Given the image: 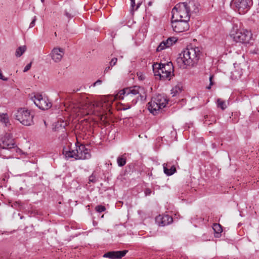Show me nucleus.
I'll list each match as a JSON object with an SVG mask.
<instances>
[{
    "mask_svg": "<svg viewBox=\"0 0 259 259\" xmlns=\"http://www.w3.org/2000/svg\"><path fill=\"white\" fill-rule=\"evenodd\" d=\"M200 54L198 47L187 48L179 54L176 60L177 63L182 69L194 67L197 64Z\"/></svg>",
    "mask_w": 259,
    "mask_h": 259,
    "instance_id": "f257e3e1",
    "label": "nucleus"
},
{
    "mask_svg": "<svg viewBox=\"0 0 259 259\" xmlns=\"http://www.w3.org/2000/svg\"><path fill=\"white\" fill-rule=\"evenodd\" d=\"M152 66L154 75L158 76L161 80H169L174 76V66L171 62L164 64L156 63Z\"/></svg>",
    "mask_w": 259,
    "mask_h": 259,
    "instance_id": "f03ea898",
    "label": "nucleus"
},
{
    "mask_svg": "<svg viewBox=\"0 0 259 259\" xmlns=\"http://www.w3.org/2000/svg\"><path fill=\"white\" fill-rule=\"evenodd\" d=\"M230 35L236 42L249 44L252 39V34L246 29H238L237 25H234L230 32Z\"/></svg>",
    "mask_w": 259,
    "mask_h": 259,
    "instance_id": "7ed1b4c3",
    "label": "nucleus"
},
{
    "mask_svg": "<svg viewBox=\"0 0 259 259\" xmlns=\"http://www.w3.org/2000/svg\"><path fill=\"white\" fill-rule=\"evenodd\" d=\"M168 102V99L166 96L158 94L152 97L148 103V110L153 114H156L160 109L165 107Z\"/></svg>",
    "mask_w": 259,
    "mask_h": 259,
    "instance_id": "20e7f679",
    "label": "nucleus"
},
{
    "mask_svg": "<svg viewBox=\"0 0 259 259\" xmlns=\"http://www.w3.org/2000/svg\"><path fill=\"white\" fill-rule=\"evenodd\" d=\"M145 92L143 88L139 86H134L130 88H125L120 90L115 96L116 99L123 100L124 98L128 99L130 97H132L134 95L140 94L141 100H143L144 96H142V93L145 94Z\"/></svg>",
    "mask_w": 259,
    "mask_h": 259,
    "instance_id": "39448f33",
    "label": "nucleus"
},
{
    "mask_svg": "<svg viewBox=\"0 0 259 259\" xmlns=\"http://www.w3.org/2000/svg\"><path fill=\"white\" fill-rule=\"evenodd\" d=\"M172 19H179L189 20L190 14L184 3L177 4L171 11Z\"/></svg>",
    "mask_w": 259,
    "mask_h": 259,
    "instance_id": "423d86ee",
    "label": "nucleus"
},
{
    "mask_svg": "<svg viewBox=\"0 0 259 259\" xmlns=\"http://www.w3.org/2000/svg\"><path fill=\"white\" fill-rule=\"evenodd\" d=\"M15 118L24 125L29 126L33 122V116L25 108H19L15 114Z\"/></svg>",
    "mask_w": 259,
    "mask_h": 259,
    "instance_id": "0eeeda50",
    "label": "nucleus"
},
{
    "mask_svg": "<svg viewBox=\"0 0 259 259\" xmlns=\"http://www.w3.org/2000/svg\"><path fill=\"white\" fill-rule=\"evenodd\" d=\"M252 5L251 0H232L231 6L239 14H244Z\"/></svg>",
    "mask_w": 259,
    "mask_h": 259,
    "instance_id": "6e6552de",
    "label": "nucleus"
},
{
    "mask_svg": "<svg viewBox=\"0 0 259 259\" xmlns=\"http://www.w3.org/2000/svg\"><path fill=\"white\" fill-rule=\"evenodd\" d=\"M189 20L171 18V26L174 31L180 33L187 31L189 28Z\"/></svg>",
    "mask_w": 259,
    "mask_h": 259,
    "instance_id": "1a4fd4ad",
    "label": "nucleus"
},
{
    "mask_svg": "<svg viewBox=\"0 0 259 259\" xmlns=\"http://www.w3.org/2000/svg\"><path fill=\"white\" fill-rule=\"evenodd\" d=\"M35 105L42 110L48 109L52 106L51 103L46 97H43L41 95L37 94L32 98Z\"/></svg>",
    "mask_w": 259,
    "mask_h": 259,
    "instance_id": "9d476101",
    "label": "nucleus"
},
{
    "mask_svg": "<svg viewBox=\"0 0 259 259\" xmlns=\"http://www.w3.org/2000/svg\"><path fill=\"white\" fill-rule=\"evenodd\" d=\"M76 151V160H85L91 157L90 150L85 145L80 144L78 146L75 145Z\"/></svg>",
    "mask_w": 259,
    "mask_h": 259,
    "instance_id": "9b49d317",
    "label": "nucleus"
},
{
    "mask_svg": "<svg viewBox=\"0 0 259 259\" xmlns=\"http://www.w3.org/2000/svg\"><path fill=\"white\" fill-rule=\"evenodd\" d=\"M15 143L12 136L7 134L0 139V147L3 149H11L14 148Z\"/></svg>",
    "mask_w": 259,
    "mask_h": 259,
    "instance_id": "f8f14e48",
    "label": "nucleus"
},
{
    "mask_svg": "<svg viewBox=\"0 0 259 259\" xmlns=\"http://www.w3.org/2000/svg\"><path fill=\"white\" fill-rule=\"evenodd\" d=\"M155 222L159 226H165L172 223V218L168 214H160L155 218Z\"/></svg>",
    "mask_w": 259,
    "mask_h": 259,
    "instance_id": "ddd939ff",
    "label": "nucleus"
},
{
    "mask_svg": "<svg viewBox=\"0 0 259 259\" xmlns=\"http://www.w3.org/2000/svg\"><path fill=\"white\" fill-rule=\"evenodd\" d=\"M64 55V49L59 47H56L52 50L50 56L55 62L58 63L61 61Z\"/></svg>",
    "mask_w": 259,
    "mask_h": 259,
    "instance_id": "4468645a",
    "label": "nucleus"
},
{
    "mask_svg": "<svg viewBox=\"0 0 259 259\" xmlns=\"http://www.w3.org/2000/svg\"><path fill=\"white\" fill-rule=\"evenodd\" d=\"M127 250L122 251H111L104 254L103 257L110 259H120L124 256L127 252Z\"/></svg>",
    "mask_w": 259,
    "mask_h": 259,
    "instance_id": "2eb2a0df",
    "label": "nucleus"
},
{
    "mask_svg": "<svg viewBox=\"0 0 259 259\" xmlns=\"http://www.w3.org/2000/svg\"><path fill=\"white\" fill-rule=\"evenodd\" d=\"M178 40V39L175 37H170L168 38L166 40H163L159 45L156 49L157 52L163 50L165 49L168 48L175 44Z\"/></svg>",
    "mask_w": 259,
    "mask_h": 259,
    "instance_id": "dca6fc26",
    "label": "nucleus"
},
{
    "mask_svg": "<svg viewBox=\"0 0 259 259\" xmlns=\"http://www.w3.org/2000/svg\"><path fill=\"white\" fill-rule=\"evenodd\" d=\"M184 3L190 15L191 13H197L199 12L198 5L194 0H191Z\"/></svg>",
    "mask_w": 259,
    "mask_h": 259,
    "instance_id": "f3484780",
    "label": "nucleus"
},
{
    "mask_svg": "<svg viewBox=\"0 0 259 259\" xmlns=\"http://www.w3.org/2000/svg\"><path fill=\"white\" fill-rule=\"evenodd\" d=\"M63 154L65 157L66 159L73 158L76 159V151L75 150H68L67 148H64L63 149Z\"/></svg>",
    "mask_w": 259,
    "mask_h": 259,
    "instance_id": "a211bd4d",
    "label": "nucleus"
},
{
    "mask_svg": "<svg viewBox=\"0 0 259 259\" xmlns=\"http://www.w3.org/2000/svg\"><path fill=\"white\" fill-rule=\"evenodd\" d=\"M212 229L214 232V236L219 238L221 235V233L223 231L222 226L219 224H213Z\"/></svg>",
    "mask_w": 259,
    "mask_h": 259,
    "instance_id": "6ab92c4d",
    "label": "nucleus"
},
{
    "mask_svg": "<svg viewBox=\"0 0 259 259\" xmlns=\"http://www.w3.org/2000/svg\"><path fill=\"white\" fill-rule=\"evenodd\" d=\"M167 164H163V169L164 173L167 176H171L173 175L176 171V168L174 165H172L169 168H167L166 166Z\"/></svg>",
    "mask_w": 259,
    "mask_h": 259,
    "instance_id": "aec40b11",
    "label": "nucleus"
},
{
    "mask_svg": "<svg viewBox=\"0 0 259 259\" xmlns=\"http://www.w3.org/2000/svg\"><path fill=\"white\" fill-rule=\"evenodd\" d=\"M126 162V154H123L121 156H118L117 158V163L118 166L122 167L124 166Z\"/></svg>",
    "mask_w": 259,
    "mask_h": 259,
    "instance_id": "412c9836",
    "label": "nucleus"
},
{
    "mask_svg": "<svg viewBox=\"0 0 259 259\" xmlns=\"http://www.w3.org/2000/svg\"><path fill=\"white\" fill-rule=\"evenodd\" d=\"M26 46H22L19 47L17 49L16 52H15V55L17 57H20L21 56L23 53L26 51Z\"/></svg>",
    "mask_w": 259,
    "mask_h": 259,
    "instance_id": "4be33fe9",
    "label": "nucleus"
},
{
    "mask_svg": "<svg viewBox=\"0 0 259 259\" xmlns=\"http://www.w3.org/2000/svg\"><path fill=\"white\" fill-rule=\"evenodd\" d=\"M217 106L218 108H220L222 110H224L227 108V105L225 101H223L221 99H218L217 100Z\"/></svg>",
    "mask_w": 259,
    "mask_h": 259,
    "instance_id": "5701e85b",
    "label": "nucleus"
},
{
    "mask_svg": "<svg viewBox=\"0 0 259 259\" xmlns=\"http://www.w3.org/2000/svg\"><path fill=\"white\" fill-rule=\"evenodd\" d=\"M182 89L180 85H176L171 90V94L172 97L177 96L181 92Z\"/></svg>",
    "mask_w": 259,
    "mask_h": 259,
    "instance_id": "b1692460",
    "label": "nucleus"
},
{
    "mask_svg": "<svg viewBox=\"0 0 259 259\" xmlns=\"http://www.w3.org/2000/svg\"><path fill=\"white\" fill-rule=\"evenodd\" d=\"M0 121L5 124L9 122V118L7 114H2L0 115Z\"/></svg>",
    "mask_w": 259,
    "mask_h": 259,
    "instance_id": "393cba45",
    "label": "nucleus"
},
{
    "mask_svg": "<svg viewBox=\"0 0 259 259\" xmlns=\"http://www.w3.org/2000/svg\"><path fill=\"white\" fill-rule=\"evenodd\" d=\"M141 5V3H138L136 6V7L135 8V0H131V9L134 10H137L138 9V8L140 7V6Z\"/></svg>",
    "mask_w": 259,
    "mask_h": 259,
    "instance_id": "a878e982",
    "label": "nucleus"
},
{
    "mask_svg": "<svg viewBox=\"0 0 259 259\" xmlns=\"http://www.w3.org/2000/svg\"><path fill=\"white\" fill-rule=\"evenodd\" d=\"M95 210L98 212H102L106 210V207L102 205H98L96 206Z\"/></svg>",
    "mask_w": 259,
    "mask_h": 259,
    "instance_id": "bb28decb",
    "label": "nucleus"
},
{
    "mask_svg": "<svg viewBox=\"0 0 259 259\" xmlns=\"http://www.w3.org/2000/svg\"><path fill=\"white\" fill-rule=\"evenodd\" d=\"M89 180L90 182L96 183L97 182L96 178L93 174L89 177Z\"/></svg>",
    "mask_w": 259,
    "mask_h": 259,
    "instance_id": "cd10ccee",
    "label": "nucleus"
},
{
    "mask_svg": "<svg viewBox=\"0 0 259 259\" xmlns=\"http://www.w3.org/2000/svg\"><path fill=\"white\" fill-rule=\"evenodd\" d=\"M137 76L140 80H143L145 79V74L142 72H137Z\"/></svg>",
    "mask_w": 259,
    "mask_h": 259,
    "instance_id": "c85d7f7f",
    "label": "nucleus"
},
{
    "mask_svg": "<svg viewBox=\"0 0 259 259\" xmlns=\"http://www.w3.org/2000/svg\"><path fill=\"white\" fill-rule=\"evenodd\" d=\"M117 61V59L116 58H112L111 61L110 62V65L111 67L114 66L116 64Z\"/></svg>",
    "mask_w": 259,
    "mask_h": 259,
    "instance_id": "c756f323",
    "label": "nucleus"
},
{
    "mask_svg": "<svg viewBox=\"0 0 259 259\" xmlns=\"http://www.w3.org/2000/svg\"><path fill=\"white\" fill-rule=\"evenodd\" d=\"M36 20V16H34L29 25V28H32L35 25V21Z\"/></svg>",
    "mask_w": 259,
    "mask_h": 259,
    "instance_id": "7c9ffc66",
    "label": "nucleus"
},
{
    "mask_svg": "<svg viewBox=\"0 0 259 259\" xmlns=\"http://www.w3.org/2000/svg\"><path fill=\"white\" fill-rule=\"evenodd\" d=\"M31 66V63L28 64L24 68L23 72H26L30 69Z\"/></svg>",
    "mask_w": 259,
    "mask_h": 259,
    "instance_id": "2f4dec72",
    "label": "nucleus"
},
{
    "mask_svg": "<svg viewBox=\"0 0 259 259\" xmlns=\"http://www.w3.org/2000/svg\"><path fill=\"white\" fill-rule=\"evenodd\" d=\"M102 83V81L101 80V79H98L96 82H95L92 85V86L95 87V86H96L97 85H100V84H101V83Z\"/></svg>",
    "mask_w": 259,
    "mask_h": 259,
    "instance_id": "473e14b6",
    "label": "nucleus"
},
{
    "mask_svg": "<svg viewBox=\"0 0 259 259\" xmlns=\"http://www.w3.org/2000/svg\"><path fill=\"white\" fill-rule=\"evenodd\" d=\"M112 67H111L110 65L109 66L106 67L104 71V74H105L109 72V70H111Z\"/></svg>",
    "mask_w": 259,
    "mask_h": 259,
    "instance_id": "72a5a7b5",
    "label": "nucleus"
},
{
    "mask_svg": "<svg viewBox=\"0 0 259 259\" xmlns=\"http://www.w3.org/2000/svg\"><path fill=\"white\" fill-rule=\"evenodd\" d=\"M64 14L69 19H71V18L73 17V16L71 14H70L69 13L67 12L66 11H65Z\"/></svg>",
    "mask_w": 259,
    "mask_h": 259,
    "instance_id": "f704fd0d",
    "label": "nucleus"
},
{
    "mask_svg": "<svg viewBox=\"0 0 259 259\" xmlns=\"http://www.w3.org/2000/svg\"><path fill=\"white\" fill-rule=\"evenodd\" d=\"M213 77V76L212 75H211L209 77L210 86L207 87V89H210V86L213 84V82H212Z\"/></svg>",
    "mask_w": 259,
    "mask_h": 259,
    "instance_id": "c9c22d12",
    "label": "nucleus"
},
{
    "mask_svg": "<svg viewBox=\"0 0 259 259\" xmlns=\"http://www.w3.org/2000/svg\"><path fill=\"white\" fill-rule=\"evenodd\" d=\"M0 79H2L3 80H7V78L3 77V75H2V72L1 70H0Z\"/></svg>",
    "mask_w": 259,
    "mask_h": 259,
    "instance_id": "e433bc0d",
    "label": "nucleus"
},
{
    "mask_svg": "<svg viewBox=\"0 0 259 259\" xmlns=\"http://www.w3.org/2000/svg\"><path fill=\"white\" fill-rule=\"evenodd\" d=\"M151 193L150 189H147V195H149Z\"/></svg>",
    "mask_w": 259,
    "mask_h": 259,
    "instance_id": "4c0bfd02",
    "label": "nucleus"
},
{
    "mask_svg": "<svg viewBox=\"0 0 259 259\" xmlns=\"http://www.w3.org/2000/svg\"><path fill=\"white\" fill-rule=\"evenodd\" d=\"M152 4H153V2H152V1H150V2H148V6H152Z\"/></svg>",
    "mask_w": 259,
    "mask_h": 259,
    "instance_id": "58836bf2",
    "label": "nucleus"
},
{
    "mask_svg": "<svg viewBox=\"0 0 259 259\" xmlns=\"http://www.w3.org/2000/svg\"><path fill=\"white\" fill-rule=\"evenodd\" d=\"M130 107H131L130 106H128V107H126V108H124L123 109L124 110L128 109L130 108Z\"/></svg>",
    "mask_w": 259,
    "mask_h": 259,
    "instance_id": "ea45409f",
    "label": "nucleus"
},
{
    "mask_svg": "<svg viewBox=\"0 0 259 259\" xmlns=\"http://www.w3.org/2000/svg\"><path fill=\"white\" fill-rule=\"evenodd\" d=\"M41 3H44L45 0H40Z\"/></svg>",
    "mask_w": 259,
    "mask_h": 259,
    "instance_id": "a19ab883",
    "label": "nucleus"
}]
</instances>
